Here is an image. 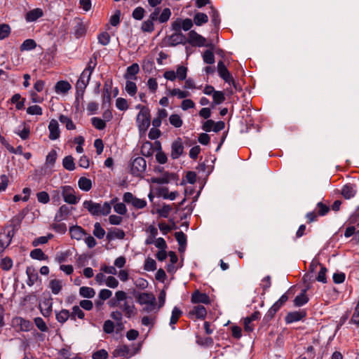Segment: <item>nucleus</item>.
<instances>
[{"label":"nucleus","mask_w":359,"mask_h":359,"mask_svg":"<svg viewBox=\"0 0 359 359\" xmlns=\"http://www.w3.org/2000/svg\"><path fill=\"white\" fill-rule=\"evenodd\" d=\"M141 29L144 32H152L154 29V22L148 19L142 22Z\"/></svg>","instance_id":"774afa93"},{"label":"nucleus","mask_w":359,"mask_h":359,"mask_svg":"<svg viewBox=\"0 0 359 359\" xmlns=\"http://www.w3.org/2000/svg\"><path fill=\"white\" fill-rule=\"evenodd\" d=\"M70 89L71 85L66 81H60L55 86V91L57 94L67 93Z\"/></svg>","instance_id":"393cba45"},{"label":"nucleus","mask_w":359,"mask_h":359,"mask_svg":"<svg viewBox=\"0 0 359 359\" xmlns=\"http://www.w3.org/2000/svg\"><path fill=\"white\" fill-rule=\"evenodd\" d=\"M120 309L124 312L125 316L130 318L135 314V306L125 302L123 304L119 305Z\"/></svg>","instance_id":"c85d7f7f"},{"label":"nucleus","mask_w":359,"mask_h":359,"mask_svg":"<svg viewBox=\"0 0 359 359\" xmlns=\"http://www.w3.org/2000/svg\"><path fill=\"white\" fill-rule=\"evenodd\" d=\"M144 269L147 271H155L156 269V261L152 258L148 257L145 260Z\"/></svg>","instance_id":"6e6d98bb"},{"label":"nucleus","mask_w":359,"mask_h":359,"mask_svg":"<svg viewBox=\"0 0 359 359\" xmlns=\"http://www.w3.org/2000/svg\"><path fill=\"white\" fill-rule=\"evenodd\" d=\"M116 107L121 111H126L128 109V102L124 98L118 97L116 100Z\"/></svg>","instance_id":"0e129e2a"},{"label":"nucleus","mask_w":359,"mask_h":359,"mask_svg":"<svg viewBox=\"0 0 359 359\" xmlns=\"http://www.w3.org/2000/svg\"><path fill=\"white\" fill-rule=\"evenodd\" d=\"M189 315L195 316L199 319H204L207 315V311L203 306L198 305L193 307L192 310L189 311Z\"/></svg>","instance_id":"b1692460"},{"label":"nucleus","mask_w":359,"mask_h":359,"mask_svg":"<svg viewBox=\"0 0 359 359\" xmlns=\"http://www.w3.org/2000/svg\"><path fill=\"white\" fill-rule=\"evenodd\" d=\"M210 9H211V12L210 14L211 16V21L215 27H217V26H219V25L220 23V18H219V13H218L217 11L212 6L210 7Z\"/></svg>","instance_id":"bf43d9fd"},{"label":"nucleus","mask_w":359,"mask_h":359,"mask_svg":"<svg viewBox=\"0 0 359 359\" xmlns=\"http://www.w3.org/2000/svg\"><path fill=\"white\" fill-rule=\"evenodd\" d=\"M86 29L83 24L80 21H76L74 26V34L76 38H79L85 34Z\"/></svg>","instance_id":"864d4df0"},{"label":"nucleus","mask_w":359,"mask_h":359,"mask_svg":"<svg viewBox=\"0 0 359 359\" xmlns=\"http://www.w3.org/2000/svg\"><path fill=\"white\" fill-rule=\"evenodd\" d=\"M62 165L69 171L74 170L75 169L74 158L72 156H65L62 160Z\"/></svg>","instance_id":"ea45409f"},{"label":"nucleus","mask_w":359,"mask_h":359,"mask_svg":"<svg viewBox=\"0 0 359 359\" xmlns=\"http://www.w3.org/2000/svg\"><path fill=\"white\" fill-rule=\"evenodd\" d=\"M60 121L65 124L67 130H74L76 126L72 120L67 116L60 115L59 117Z\"/></svg>","instance_id":"79ce46f5"},{"label":"nucleus","mask_w":359,"mask_h":359,"mask_svg":"<svg viewBox=\"0 0 359 359\" xmlns=\"http://www.w3.org/2000/svg\"><path fill=\"white\" fill-rule=\"evenodd\" d=\"M36 47V43L33 39H26L21 45L20 50L22 51L24 50H31L34 49Z\"/></svg>","instance_id":"c03bdc74"},{"label":"nucleus","mask_w":359,"mask_h":359,"mask_svg":"<svg viewBox=\"0 0 359 359\" xmlns=\"http://www.w3.org/2000/svg\"><path fill=\"white\" fill-rule=\"evenodd\" d=\"M26 274L27 276L26 283L28 286H32L39 279L37 271L32 266L27 267Z\"/></svg>","instance_id":"2eb2a0df"},{"label":"nucleus","mask_w":359,"mask_h":359,"mask_svg":"<svg viewBox=\"0 0 359 359\" xmlns=\"http://www.w3.org/2000/svg\"><path fill=\"white\" fill-rule=\"evenodd\" d=\"M123 198L124 202L130 203L137 209H142L147 205V201L144 199L137 198L130 192L125 193Z\"/></svg>","instance_id":"9d476101"},{"label":"nucleus","mask_w":359,"mask_h":359,"mask_svg":"<svg viewBox=\"0 0 359 359\" xmlns=\"http://www.w3.org/2000/svg\"><path fill=\"white\" fill-rule=\"evenodd\" d=\"M113 355L114 357H130L132 355L129 348L125 345L116 348L114 351Z\"/></svg>","instance_id":"473e14b6"},{"label":"nucleus","mask_w":359,"mask_h":359,"mask_svg":"<svg viewBox=\"0 0 359 359\" xmlns=\"http://www.w3.org/2000/svg\"><path fill=\"white\" fill-rule=\"evenodd\" d=\"M191 302L194 304L202 303L205 304H210V299L208 294L205 293L200 292L196 290L191 294Z\"/></svg>","instance_id":"4468645a"},{"label":"nucleus","mask_w":359,"mask_h":359,"mask_svg":"<svg viewBox=\"0 0 359 359\" xmlns=\"http://www.w3.org/2000/svg\"><path fill=\"white\" fill-rule=\"evenodd\" d=\"M320 271L318 272V274L316 277V280L318 282H321L323 283H327V278H326V273L327 272V269L325 266H324L323 264H320Z\"/></svg>","instance_id":"5fc2aeb1"},{"label":"nucleus","mask_w":359,"mask_h":359,"mask_svg":"<svg viewBox=\"0 0 359 359\" xmlns=\"http://www.w3.org/2000/svg\"><path fill=\"white\" fill-rule=\"evenodd\" d=\"M78 186L81 190L88 191L92 188V181L86 177H81L79 179Z\"/></svg>","instance_id":"2f4dec72"},{"label":"nucleus","mask_w":359,"mask_h":359,"mask_svg":"<svg viewBox=\"0 0 359 359\" xmlns=\"http://www.w3.org/2000/svg\"><path fill=\"white\" fill-rule=\"evenodd\" d=\"M43 15L41 8H34L26 13L25 20L28 22H34Z\"/></svg>","instance_id":"5701e85b"},{"label":"nucleus","mask_w":359,"mask_h":359,"mask_svg":"<svg viewBox=\"0 0 359 359\" xmlns=\"http://www.w3.org/2000/svg\"><path fill=\"white\" fill-rule=\"evenodd\" d=\"M139 70L140 67L137 63L131 65L126 69V73L124 75L125 79L127 80L135 79V76L139 72Z\"/></svg>","instance_id":"cd10ccee"},{"label":"nucleus","mask_w":359,"mask_h":359,"mask_svg":"<svg viewBox=\"0 0 359 359\" xmlns=\"http://www.w3.org/2000/svg\"><path fill=\"white\" fill-rule=\"evenodd\" d=\"M10 32L11 27L8 25H0V39H4L7 38L9 36Z\"/></svg>","instance_id":"680f3d73"},{"label":"nucleus","mask_w":359,"mask_h":359,"mask_svg":"<svg viewBox=\"0 0 359 359\" xmlns=\"http://www.w3.org/2000/svg\"><path fill=\"white\" fill-rule=\"evenodd\" d=\"M49 130V138L51 140H55L59 138L60 131L59 129V125L56 120L52 119L48 125Z\"/></svg>","instance_id":"dca6fc26"},{"label":"nucleus","mask_w":359,"mask_h":359,"mask_svg":"<svg viewBox=\"0 0 359 359\" xmlns=\"http://www.w3.org/2000/svg\"><path fill=\"white\" fill-rule=\"evenodd\" d=\"M137 125L140 132H145L150 125V111L143 107L137 116Z\"/></svg>","instance_id":"7ed1b4c3"},{"label":"nucleus","mask_w":359,"mask_h":359,"mask_svg":"<svg viewBox=\"0 0 359 359\" xmlns=\"http://www.w3.org/2000/svg\"><path fill=\"white\" fill-rule=\"evenodd\" d=\"M93 235L99 239L103 238L105 235V231L99 222L94 224Z\"/></svg>","instance_id":"09e8293b"},{"label":"nucleus","mask_w":359,"mask_h":359,"mask_svg":"<svg viewBox=\"0 0 359 359\" xmlns=\"http://www.w3.org/2000/svg\"><path fill=\"white\" fill-rule=\"evenodd\" d=\"M187 42L190 43L193 46L198 47H210L211 49L214 48V45L211 43H207V40L205 37L198 34L194 30H191L188 34V39Z\"/></svg>","instance_id":"20e7f679"},{"label":"nucleus","mask_w":359,"mask_h":359,"mask_svg":"<svg viewBox=\"0 0 359 359\" xmlns=\"http://www.w3.org/2000/svg\"><path fill=\"white\" fill-rule=\"evenodd\" d=\"M74 208L67 205H62L60 207L57 212L55 213L54 221L60 222L62 220H65L71 215Z\"/></svg>","instance_id":"9b49d317"},{"label":"nucleus","mask_w":359,"mask_h":359,"mask_svg":"<svg viewBox=\"0 0 359 359\" xmlns=\"http://www.w3.org/2000/svg\"><path fill=\"white\" fill-rule=\"evenodd\" d=\"M126 234L123 230L120 229L114 228L109 231L107 234V238L109 241L114 239H123Z\"/></svg>","instance_id":"a878e982"},{"label":"nucleus","mask_w":359,"mask_h":359,"mask_svg":"<svg viewBox=\"0 0 359 359\" xmlns=\"http://www.w3.org/2000/svg\"><path fill=\"white\" fill-rule=\"evenodd\" d=\"M145 11L142 7H137L133 12L132 16L134 19L141 20L144 15Z\"/></svg>","instance_id":"338daca9"},{"label":"nucleus","mask_w":359,"mask_h":359,"mask_svg":"<svg viewBox=\"0 0 359 359\" xmlns=\"http://www.w3.org/2000/svg\"><path fill=\"white\" fill-rule=\"evenodd\" d=\"M154 148L150 142H144L141 148V153L143 156H151L154 154Z\"/></svg>","instance_id":"4c0bfd02"},{"label":"nucleus","mask_w":359,"mask_h":359,"mask_svg":"<svg viewBox=\"0 0 359 359\" xmlns=\"http://www.w3.org/2000/svg\"><path fill=\"white\" fill-rule=\"evenodd\" d=\"M208 21V17L203 13H197L194 17V22L198 26H201L203 24L206 23Z\"/></svg>","instance_id":"a19ab883"},{"label":"nucleus","mask_w":359,"mask_h":359,"mask_svg":"<svg viewBox=\"0 0 359 359\" xmlns=\"http://www.w3.org/2000/svg\"><path fill=\"white\" fill-rule=\"evenodd\" d=\"M170 123L175 128H180L183 124V121L178 114H172L169 117Z\"/></svg>","instance_id":"49530a36"},{"label":"nucleus","mask_w":359,"mask_h":359,"mask_svg":"<svg viewBox=\"0 0 359 359\" xmlns=\"http://www.w3.org/2000/svg\"><path fill=\"white\" fill-rule=\"evenodd\" d=\"M85 317L84 312L81 309L79 306H74L72 311L70 313V319L76 321V318L83 319Z\"/></svg>","instance_id":"e433bc0d"},{"label":"nucleus","mask_w":359,"mask_h":359,"mask_svg":"<svg viewBox=\"0 0 359 359\" xmlns=\"http://www.w3.org/2000/svg\"><path fill=\"white\" fill-rule=\"evenodd\" d=\"M309 302V298L306 294V290H302V292L297 295L294 299V305L295 306L299 307L304 304H306Z\"/></svg>","instance_id":"72a5a7b5"},{"label":"nucleus","mask_w":359,"mask_h":359,"mask_svg":"<svg viewBox=\"0 0 359 359\" xmlns=\"http://www.w3.org/2000/svg\"><path fill=\"white\" fill-rule=\"evenodd\" d=\"M184 151V146L182 142V139L178 137L175 141L172 143L171 145V157L173 159L178 158Z\"/></svg>","instance_id":"f8f14e48"},{"label":"nucleus","mask_w":359,"mask_h":359,"mask_svg":"<svg viewBox=\"0 0 359 359\" xmlns=\"http://www.w3.org/2000/svg\"><path fill=\"white\" fill-rule=\"evenodd\" d=\"M91 74L87 71L83 70L76 84V93L83 94L85 89L89 83L90 80Z\"/></svg>","instance_id":"1a4fd4ad"},{"label":"nucleus","mask_w":359,"mask_h":359,"mask_svg":"<svg viewBox=\"0 0 359 359\" xmlns=\"http://www.w3.org/2000/svg\"><path fill=\"white\" fill-rule=\"evenodd\" d=\"M79 294L86 298H93L95 295V291L93 288L86 286L81 287Z\"/></svg>","instance_id":"58836bf2"},{"label":"nucleus","mask_w":359,"mask_h":359,"mask_svg":"<svg viewBox=\"0 0 359 359\" xmlns=\"http://www.w3.org/2000/svg\"><path fill=\"white\" fill-rule=\"evenodd\" d=\"M27 113L29 115L41 116L43 114V110L39 105H32L27 108Z\"/></svg>","instance_id":"052dcab7"},{"label":"nucleus","mask_w":359,"mask_h":359,"mask_svg":"<svg viewBox=\"0 0 359 359\" xmlns=\"http://www.w3.org/2000/svg\"><path fill=\"white\" fill-rule=\"evenodd\" d=\"M147 168V162L142 157L135 158L131 164L132 174L135 176H139L143 173Z\"/></svg>","instance_id":"6e6552de"},{"label":"nucleus","mask_w":359,"mask_h":359,"mask_svg":"<svg viewBox=\"0 0 359 359\" xmlns=\"http://www.w3.org/2000/svg\"><path fill=\"white\" fill-rule=\"evenodd\" d=\"M97 56L95 53H94L93 55V56L90 58L88 65L84 69V70L87 71L88 73L92 74L93 70L95 69V68L97 65Z\"/></svg>","instance_id":"de8ad7c7"},{"label":"nucleus","mask_w":359,"mask_h":359,"mask_svg":"<svg viewBox=\"0 0 359 359\" xmlns=\"http://www.w3.org/2000/svg\"><path fill=\"white\" fill-rule=\"evenodd\" d=\"M356 186L352 184H345L341 189V194L346 199L353 198L356 194Z\"/></svg>","instance_id":"4be33fe9"},{"label":"nucleus","mask_w":359,"mask_h":359,"mask_svg":"<svg viewBox=\"0 0 359 359\" xmlns=\"http://www.w3.org/2000/svg\"><path fill=\"white\" fill-rule=\"evenodd\" d=\"M53 299L51 297L46 298L40 305V309L44 317H48L52 312Z\"/></svg>","instance_id":"6ab92c4d"},{"label":"nucleus","mask_w":359,"mask_h":359,"mask_svg":"<svg viewBox=\"0 0 359 359\" xmlns=\"http://www.w3.org/2000/svg\"><path fill=\"white\" fill-rule=\"evenodd\" d=\"M167 94L171 97H177L178 99H185L190 96L189 91L182 90L180 88H171L166 86Z\"/></svg>","instance_id":"a211bd4d"},{"label":"nucleus","mask_w":359,"mask_h":359,"mask_svg":"<svg viewBox=\"0 0 359 359\" xmlns=\"http://www.w3.org/2000/svg\"><path fill=\"white\" fill-rule=\"evenodd\" d=\"M71 237L74 239L81 240L86 235L85 231L79 226H74L69 228Z\"/></svg>","instance_id":"bb28decb"},{"label":"nucleus","mask_w":359,"mask_h":359,"mask_svg":"<svg viewBox=\"0 0 359 359\" xmlns=\"http://www.w3.org/2000/svg\"><path fill=\"white\" fill-rule=\"evenodd\" d=\"M92 125L97 130H103L106 127L104 121L98 117L91 118Z\"/></svg>","instance_id":"13d9d810"},{"label":"nucleus","mask_w":359,"mask_h":359,"mask_svg":"<svg viewBox=\"0 0 359 359\" xmlns=\"http://www.w3.org/2000/svg\"><path fill=\"white\" fill-rule=\"evenodd\" d=\"M306 316V312L304 310H299L288 313L285 320L287 324H290L302 320Z\"/></svg>","instance_id":"ddd939ff"},{"label":"nucleus","mask_w":359,"mask_h":359,"mask_svg":"<svg viewBox=\"0 0 359 359\" xmlns=\"http://www.w3.org/2000/svg\"><path fill=\"white\" fill-rule=\"evenodd\" d=\"M83 206L93 216H106L110 213L111 209V204L109 202L101 204L95 203L92 200L84 201Z\"/></svg>","instance_id":"f03ea898"},{"label":"nucleus","mask_w":359,"mask_h":359,"mask_svg":"<svg viewBox=\"0 0 359 359\" xmlns=\"http://www.w3.org/2000/svg\"><path fill=\"white\" fill-rule=\"evenodd\" d=\"M137 88L135 83L129 80L126 81V90L130 96H134L137 93Z\"/></svg>","instance_id":"603ef678"},{"label":"nucleus","mask_w":359,"mask_h":359,"mask_svg":"<svg viewBox=\"0 0 359 359\" xmlns=\"http://www.w3.org/2000/svg\"><path fill=\"white\" fill-rule=\"evenodd\" d=\"M171 15V11L170 8H164L161 13L159 14L158 21L161 23L167 22Z\"/></svg>","instance_id":"69168bd1"},{"label":"nucleus","mask_w":359,"mask_h":359,"mask_svg":"<svg viewBox=\"0 0 359 359\" xmlns=\"http://www.w3.org/2000/svg\"><path fill=\"white\" fill-rule=\"evenodd\" d=\"M61 196L64 201L70 205H76L80 201V197L76 195L75 189L69 186L65 185L60 187Z\"/></svg>","instance_id":"39448f33"},{"label":"nucleus","mask_w":359,"mask_h":359,"mask_svg":"<svg viewBox=\"0 0 359 359\" xmlns=\"http://www.w3.org/2000/svg\"><path fill=\"white\" fill-rule=\"evenodd\" d=\"M203 62L208 65L215 63V55L212 50H206L203 54Z\"/></svg>","instance_id":"a18cd8bd"},{"label":"nucleus","mask_w":359,"mask_h":359,"mask_svg":"<svg viewBox=\"0 0 359 359\" xmlns=\"http://www.w3.org/2000/svg\"><path fill=\"white\" fill-rule=\"evenodd\" d=\"M217 72H218L219 76L226 83H229V85H233L235 88H237L236 83L233 76H231V74H230V72H229L227 68L226 67L224 62L222 60L219 61L217 63Z\"/></svg>","instance_id":"423d86ee"},{"label":"nucleus","mask_w":359,"mask_h":359,"mask_svg":"<svg viewBox=\"0 0 359 359\" xmlns=\"http://www.w3.org/2000/svg\"><path fill=\"white\" fill-rule=\"evenodd\" d=\"M15 133L18 135L22 140H27L30 134L29 126L27 125L25 123H24L22 130L15 131Z\"/></svg>","instance_id":"8fccbe9b"},{"label":"nucleus","mask_w":359,"mask_h":359,"mask_svg":"<svg viewBox=\"0 0 359 359\" xmlns=\"http://www.w3.org/2000/svg\"><path fill=\"white\" fill-rule=\"evenodd\" d=\"M22 219H23L22 216H16L12 219V220H11L12 230L10 231L11 232V233H13V234H14L15 232L19 229Z\"/></svg>","instance_id":"4d7b16f0"},{"label":"nucleus","mask_w":359,"mask_h":359,"mask_svg":"<svg viewBox=\"0 0 359 359\" xmlns=\"http://www.w3.org/2000/svg\"><path fill=\"white\" fill-rule=\"evenodd\" d=\"M30 257L32 259H38V260H45L47 259V256L44 254L42 250L39 248H36L31 251Z\"/></svg>","instance_id":"37998d69"},{"label":"nucleus","mask_w":359,"mask_h":359,"mask_svg":"<svg viewBox=\"0 0 359 359\" xmlns=\"http://www.w3.org/2000/svg\"><path fill=\"white\" fill-rule=\"evenodd\" d=\"M12 326L18 332H28L32 330V323L22 317H15L12 319Z\"/></svg>","instance_id":"0eeeda50"},{"label":"nucleus","mask_w":359,"mask_h":359,"mask_svg":"<svg viewBox=\"0 0 359 359\" xmlns=\"http://www.w3.org/2000/svg\"><path fill=\"white\" fill-rule=\"evenodd\" d=\"M137 299L140 304H151L156 303L154 295L147 292L139 294L137 297Z\"/></svg>","instance_id":"412c9836"},{"label":"nucleus","mask_w":359,"mask_h":359,"mask_svg":"<svg viewBox=\"0 0 359 359\" xmlns=\"http://www.w3.org/2000/svg\"><path fill=\"white\" fill-rule=\"evenodd\" d=\"M34 323L37 328L41 332H47L48 328L45 323V321L40 317L35 318Z\"/></svg>","instance_id":"e2e57ef3"},{"label":"nucleus","mask_w":359,"mask_h":359,"mask_svg":"<svg viewBox=\"0 0 359 359\" xmlns=\"http://www.w3.org/2000/svg\"><path fill=\"white\" fill-rule=\"evenodd\" d=\"M187 68L183 65H180L177 67L176 72L174 70L165 71L163 74V77L170 81H173L176 79L179 81H184L185 89H194L196 88L195 83L192 79H186L187 76Z\"/></svg>","instance_id":"f257e3e1"},{"label":"nucleus","mask_w":359,"mask_h":359,"mask_svg":"<svg viewBox=\"0 0 359 359\" xmlns=\"http://www.w3.org/2000/svg\"><path fill=\"white\" fill-rule=\"evenodd\" d=\"M182 314V311L177 306H175L172 311V315L170 320V325L174 330V325L177 323V320Z\"/></svg>","instance_id":"c9c22d12"},{"label":"nucleus","mask_w":359,"mask_h":359,"mask_svg":"<svg viewBox=\"0 0 359 359\" xmlns=\"http://www.w3.org/2000/svg\"><path fill=\"white\" fill-rule=\"evenodd\" d=\"M168 43L172 46L184 44L187 43V38L182 32H175L169 36Z\"/></svg>","instance_id":"f3484780"},{"label":"nucleus","mask_w":359,"mask_h":359,"mask_svg":"<svg viewBox=\"0 0 359 359\" xmlns=\"http://www.w3.org/2000/svg\"><path fill=\"white\" fill-rule=\"evenodd\" d=\"M55 317L57 322L63 324L70 318V312L67 309H62L60 311H55Z\"/></svg>","instance_id":"f704fd0d"},{"label":"nucleus","mask_w":359,"mask_h":359,"mask_svg":"<svg viewBox=\"0 0 359 359\" xmlns=\"http://www.w3.org/2000/svg\"><path fill=\"white\" fill-rule=\"evenodd\" d=\"M62 281L58 279L50 280L48 284V287L54 294H58L62 290Z\"/></svg>","instance_id":"c756f323"},{"label":"nucleus","mask_w":359,"mask_h":359,"mask_svg":"<svg viewBox=\"0 0 359 359\" xmlns=\"http://www.w3.org/2000/svg\"><path fill=\"white\" fill-rule=\"evenodd\" d=\"M212 104H219L225 100V96L222 91H215L212 95Z\"/></svg>","instance_id":"3c124183"},{"label":"nucleus","mask_w":359,"mask_h":359,"mask_svg":"<svg viewBox=\"0 0 359 359\" xmlns=\"http://www.w3.org/2000/svg\"><path fill=\"white\" fill-rule=\"evenodd\" d=\"M13 233L11 231L0 233V253L2 252L11 243Z\"/></svg>","instance_id":"aec40b11"},{"label":"nucleus","mask_w":359,"mask_h":359,"mask_svg":"<svg viewBox=\"0 0 359 359\" xmlns=\"http://www.w3.org/2000/svg\"><path fill=\"white\" fill-rule=\"evenodd\" d=\"M175 237L180 245L179 251L184 252L187 245V236L182 231H178L175 233Z\"/></svg>","instance_id":"7c9ffc66"}]
</instances>
